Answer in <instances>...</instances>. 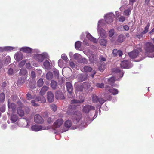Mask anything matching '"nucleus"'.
<instances>
[{"mask_svg": "<svg viewBox=\"0 0 154 154\" xmlns=\"http://www.w3.org/2000/svg\"><path fill=\"white\" fill-rule=\"evenodd\" d=\"M66 87L68 92L70 94L72 93L73 91V87L70 82H66Z\"/></svg>", "mask_w": 154, "mask_h": 154, "instance_id": "nucleus-27", "label": "nucleus"}, {"mask_svg": "<svg viewBox=\"0 0 154 154\" xmlns=\"http://www.w3.org/2000/svg\"><path fill=\"white\" fill-rule=\"evenodd\" d=\"M18 47H17L5 46L3 47V51H10L11 50L15 51L18 50Z\"/></svg>", "mask_w": 154, "mask_h": 154, "instance_id": "nucleus-24", "label": "nucleus"}, {"mask_svg": "<svg viewBox=\"0 0 154 154\" xmlns=\"http://www.w3.org/2000/svg\"><path fill=\"white\" fill-rule=\"evenodd\" d=\"M83 43L84 44H85L87 46L89 45V42L86 39H85L83 41Z\"/></svg>", "mask_w": 154, "mask_h": 154, "instance_id": "nucleus-64", "label": "nucleus"}, {"mask_svg": "<svg viewBox=\"0 0 154 154\" xmlns=\"http://www.w3.org/2000/svg\"><path fill=\"white\" fill-rule=\"evenodd\" d=\"M119 78L117 77V78H115L114 77H112L110 78V79H109L108 81L109 83L111 85H112L115 81L118 80H119Z\"/></svg>", "mask_w": 154, "mask_h": 154, "instance_id": "nucleus-32", "label": "nucleus"}, {"mask_svg": "<svg viewBox=\"0 0 154 154\" xmlns=\"http://www.w3.org/2000/svg\"><path fill=\"white\" fill-rule=\"evenodd\" d=\"M114 31L113 29H111L109 32V35L110 37H112L114 35Z\"/></svg>", "mask_w": 154, "mask_h": 154, "instance_id": "nucleus-53", "label": "nucleus"}, {"mask_svg": "<svg viewBox=\"0 0 154 154\" xmlns=\"http://www.w3.org/2000/svg\"><path fill=\"white\" fill-rule=\"evenodd\" d=\"M97 32L100 36L102 38H106L107 36L106 31L103 29H97Z\"/></svg>", "mask_w": 154, "mask_h": 154, "instance_id": "nucleus-23", "label": "nucleus"}, {"mask_svg": "<svg viewBox=\"0 0 154 154\" xmlns=\"http://www.w3.org/2000/svg\"><path fill=\"white\" fill-rule=\"evenodd\" d=\"M97 112H96L93 118V119H91L89 117L88 118L87 122H83V120L81 121V123L80 125V127L82 129H83L84 128L86 127L87 125L88 124H89L97 116Z\"/></svg>", "mask_w": 154, "mask_h": 154, "instance_id": "nucleus-10", "label": "nucleus"}, {"mask_svg": "<svg viewBox=\"0 0 154 154\" xmlns=\"http://www.w3.org/2000/svg\"><path fill=\"white\" fill-rule=\"evenodd\" d=\"M138 50H134L128 53V55L131 58H135L137 57L139 55V51L141 50L140 48L137 47Z\"/></svg>", "mask_w": 154, "mask_h": 154, "instance_id": "nucleus-9", "label": "nucleus"}, {"mask_svg": "<svg viewBox=\"0 0 154 154\" xmlns=\"http://www.w3.org/2000/svg\"><path fill=\"white\" fill-rule=\"evenodd\" d=\"M85 54L90 58V60L92 61H95L97 59L96 56L89 49H86L83 51Z\"/></svg>", "mask_w": 154, "mask_h": 154, "instance_id": "nucleus-6", "label": "nucleus"}, {"mask_svg": "<svg viewBox=\"0 0 154 154\" xmlns=\"http://www.w3.org/2000/svg\"><path fill=\"white\" fill-rule=\"evenodd\" d=\"M106 90L111 93L113 95L117 94L119 92L118 90L115 88H109V87L108 86H106Z\"/></svg>", "mask_w": 154, "mask_h": 154, "instance_id": "nucleus-21", "label": "nucleus"}, {"mask_svg": "<svg viewBox=\"0 0 154 154\" xmlns=\"http://www.w3.org/2000/svg\"><path fill=\"white\" fill-rule=\"evenodd\" d=\"M121 67L124 69H128L132 66V64L131 63L129 60H124L121 63Z\"/></svg>", "mask_w": 154, "mask_h": 154, "instance_id": "nucleus-13", "label": "nucleus"}, {"mask_svg": "<svg viewBox=\"0 0 154 154\" xmlns=\"http://www.w3.org/2000/svg\"><path fill=\"white\" fill-rule=\"evenodd\" d=\"M44 82L42 79H40L37 82L38 85L39 87L42 86Z\"/></svg>", "mask_w": 154, "mask_h": 154, "instance_id": "nucleus-45", "label": "nucleus"}, {"mask_svg": "<svg viewBox=\"0 0 154 154\" xmlns=\"http://www.w3.org/2000/svg\"><path fill=\"white\" fill-rule=\"evenodd\" d=\"M8 106L9 112H12L13 113L15 111L16 106L14 103H10L9 100H8Z\"/></svg>", "mask_w": 154, "mask_h": 154, "instance_id": "nucleus-15", "label": "nucleus"}, {"mask_svg": "<svg viewBox=\"0 0 154 154\" xmlns=\"http://www.w3.org/2000/svg\"><path fill=\"white\" fill-rule=\"evenodd\" d=\"M79 62L81 63H86L88 62L87 60L86 59L82 57H81V59H80L79 60Z\"/></svg>", "mask_w": 154, "mask_h": 154, "instance_id": "nucleus-47", "label": "nucleus"}, {"mask_svg": "<svg viewBox=\"0 0 154 154\" xmlns=\"http://www.w3.org/2000/svg\"><path fill=\"white\" fill-rule=\"evenodd\" d=\"M53 120V119H52V118L51 117H49L48 119L47 122L48 123L50 124L52 122Z\"/></svg>", "mask_w": 154, "mask_h": 154, "instance_id": "nucleus-63", "label": "nucleus"}, {"mask_svg": "<svg viewBox=\"0 0 154 154\" xmlns=\"http://www.w3.org/2000/svg\"><path fill=\"white\" fill-rule=\"evenodd\" d=\"M20 51L27 53H30L32 51L34 52L33 50L31 48L28 47H22L20 48Z\"/></svg>", "mask_w": 154, "mask_h": 154, "instance_id": "nucleus-19", "label": "nucleus"}, {"mask_svg": "<svg viewBox=\"0 0 154 154\" xmlns=\"http://www.w3.org/2000/svg\"><path fill=\"white\" fill-rule=\"evenodd\" d=\"M86 37L89 40L94 43H97V40L95 38L93 37L90 33L86 32Z\"/></svg>", "mask_w": 154, "mask_h": 154, "instance_id": "nucleus-20", "label": "nucleus"}, {"mask_svg": "<svg viewBox=\"0 0 154 154\" xmlns=\"http://www.w3.org/2000/svg\"><path fill=\"white\" fill-rule=\"evenodd\" d=\"M17 104L19 105L20 107L17 108V114L20 116H23L24 115V112L23 110L22 109L21 107L22 106V103L20 101L17 102Z\"/></svg>", "mask_w": 154, "mask_h": 154, "instance_id": "nucleus-16", "label": "nucleus"}, {"mask_svg": "<svg viewBox=\"0 0 154 154\" xmlns=\"http://www.w3.org/2000/svg\"><path fill=\"white\" fill-rule=\"evenodd\" d=\"M69 65L72 68H74L75 67V65L74 63L70 61L69 62Z\"/></svg>", "mask_w": 154, "mask_h": 154, "instance_id": "nucleus-61", "label": "nucleus"}, {"mask_svg": "<svg viewBox=\"0 0 154 154\" xmlns=\"http://www.w3.org/2000/svg\"><path fill=\"white\" fill-rule=\"evenodd\" d=\"M88 76V75L87 74H85L83 75H81L79 77L80 78V79L79 80L80 82H82L85 80Z\"/></svg>", "mask_w": 154, "mask_h": 154, "instance_id": "nucleus-43", "label": "nucleus"}, {"mask_svg": "<svg viewBox=\"0 0 154 154\" xmlns=\"http://www.w3.org/2000/svg\"><path fill=\"white\" fill-rule=\"evenodd\" d=\"M81 45V42L79 41L76 42L75 44V47L76 49L77 50H80V47Z\"/></svg>", "mask_w": 154, "mask_h": 154, "instance_id": "nucleus-38", "label": "nucleus"}, {"mask_svg": "<svg viewBox=\"0 0 154 154\" xmlns=\"http://www.w3.org/2000/svg\"><path fill=\"white\" fill-rule=\"evenodd\" d=\"M18 119V116L14 114L13 113H12L10 118L11 121L13 123H14L17 121Z\"/></svg>", "mask_w": 154, "mask_h": 154, "instance_id": "nucleus-31", "label": "nucleus"}, {"mask_svg": "<svg viewBox=\"0 0 154 154\" xmlns=\"http://www.w3.org/2000/svg\"><path fill=\"white\" fill-rule=\"evenodd\" d=\"M27 72V71L26 69H21L19 72V74L21 75H25L26 74Z\"/></svg>", "mask_w": 154, "mask_h": 154, "instance_id": "nucleus-40", "label": "nucleus"}, {"mask_svg": "<svg viewBox=\"0 0 154 154\" xmlns=\"http://www.w3.org/2000/svg\"><path fill=\"white\" fill-rule=\"evenodd\" d=\"M50 128L49 126H42L41 125L35 124L32 125L31 127V129L34 131H38L42 130H48Z\"/></svg>", "mask_w": 154, "mask_h": 154, "instance_id": "nucleus-5", "label": "nucleus"}, {"mask_svg": "<svg viewBox=\"0 0 154 154\" xmlns=\"http://www.w3.org/2000/svg\"><path fill=\"white\" fill-rule=\"evenodd\" d=\"M51 85L52 88L54 89L56 88L57 86V82L54 80H52L51 81Z\"/></svg>", "mask_w": 154, "mask_h": 154, "instance_id": "nucleus-42", "label": "nucleus"}, {"mask_svg": "<svg viewBox=\"0 0 154 154\" xmlns=\"http://www.w3.org/2000/svg\"><path fill=\"white\" fill-rule=\"evenodd\" d=\"M79 98L80 99L79 100H72L71 102V112H70V111L68 110L67 111V113L68 114H70L71 113H72L74 112L73 110L75 107H73L74 106H77L79 104L81 103H83L84 100V97H81V99L80 97H79Z\"/></svg>", "mask_w": 154, "mask_h": 154, "instance_id": "nucleus-3", "label": "nucleus"}, {"mask_svg": "<svg viewBox=\"0 0 154 154\" xmlns=\"http://www.w3.org/2000/svg\"><path fill=\"white\" fill-rule=\"evenodd\" d=\"M125 38V36L123 35H120L118 37L117 41L118 42H121L124 41Z\"/></svg>", "mask_w": 154, "mask_h": 154, "instance_id": "nucleus-37", "label": "nucleus"}, {"mask_svg": "<svg viewBox=\"0 0 154 154\" xmlns=\"http://www.w3.org/2000/svg\"><path fill=\"white\" fill-rule=\"evenodd\" d=\"M56 98L57 99H63L64 98V96L63 94L60 92L56 93Z\"/></svg>", "mask_w": 154, "mask_h": 154, "instance_id": "nucleus-33", "label": "nucleus"}, {"mask_svg": "<svg viewBox=\"0 0 154 154\" xmlns=\"http://www.w3.org/2000/svg\"><path fill=\"white\" fill-rule=\"evenodd\" d=\"M96 85L97 87L103 88L104 87V85L103 83H97L96 84Z\"/></svg>", "mask_w": 154, "mask_h": 154, "instance_id": "nucleus-50", "label": "nucleus"}, {"mask_svg": "<svg viewBox=\"0 0 154 154\" xmlns=\"http://www.w3.org/2000/svg\"><path fill=\"white\" fill-rule=\"evenodd\" d=\"M64 125L65 128H63L60 131V133H62L63 132L67 131L69 128L71 127L72 125V122L71 121L69 120H66L64 123Z\"/></svg>", "mask_w": 154, "mask_h": 154, "instance_id": "nucleus-12", "label": "nucleus"}, {"mask_svg": "<svg viewBox=\"0 0 154 154\" xmlns=\"http://www.w3.org/2000/svg\"><path fill=\"white\" fill-rule=\"evenodd\" d=\"M47 97L49 103L52 102L54 99V96L51 92H48L47 93Z\"/></svg>", "mask_w": 154, "mask_h": 154, "instance_id": "nucleus-26", "label": "nucleus"}, {"mask_svg": "<svg viewBox=\"0 0 154 154\" xmlns=\"http://www.w3.org/2000/svg\"><path fill=\"white\" fill-rule=\"evenodd\" d=\"M58 66L60 67L61 68L63 67L64 65V63L63 62L62 60L60 59L58 60Z\"/></svg>", "mask_w": 154, "mask_h": 154, "instance_id": "nucleus-48", "label": "nucleus"}, {"mask_svg": "<svg viewBox=\"0 0 154 154\" xmlns=\"http://www.w3.org/2000/svg\"><path fill=\"white\" fill-rule=\"evenodd\" d=\"M84 69L85 72H88L91 71L92 68L90 66H85L84 68Z\"/></svg>", "mask_w": 154, "mask_h": 154, "instance_id": "nucleus-41", "label": "nucleus"}, {"mask_svg": "<svg viewBox=\"0 0 154 154\" xmlns=\"http://www.w3.org/2000/svg\"><path fill=\"white\" fill-rule=\"evenodd\" d=\"M26 96H27V99L29 100H30L32 98V96L29 93H28L27 94Z\"/></svg>", "mask_w": 154, "mask_h": 154, "instance_id": "nucleus-55", "label": "nucleus"}, {"mask_svg": "<svg viewBox=\"0 0 154 154\" xmlns=\"http://www.w3.org/2000/svg\"><path fill=\"white\" fill-rule=\"evenodd\" d=\"M49 88L48 87L46 86H43L41 89L40 93L42 95L41 96L37 97L36 98V100L38 101H40L42 103H44L46 102V99L45 97L43 96V95L45 92Z\"/></svg>", "mask_w": 154, "mask_h": 154, "instance_id": "nucleus-4", "label": "nucleus"}, {"mask_svg": "<svg viewBox=\"0 0 154 154\" xmlns=\"http://www.w3.org/2000/svg\"><path fill=\"white\" fill-rule=\"evenodd\" d=\"M11 61L10 57L9 56H7L5 58V62L6 63L8 64Z\"/></svg>", "mask_w": 154, "mask_h": 154, "instance_id": "nucleus-51", "label": "nucleus"}, {"mask_svg": "<svg viewBox=\"0 0 154 154\" xmlns=\"http://www.w3.org/2000/svg\"><path fill=\"white\" fill-rule=\"evenodd\" d=\"M81 57L82 56L80 54L78 53L74 54L73 56L74 59L75 60H77L78 62L80 59H81Z\"/></svg>", "mask_w": 154, "mask_h": 154, "instance_id": "nucleus-34", "label": "nucleus"}, {"mask_svg": "<svg viewBox=\"0 0 154 154\" xmlns=\"http://www.w3.org/2000/svg\"><path fill=\"white\" fill-rule=\"evenodd\" d=\"M8 72L9 75H11L13 73V70L12 69L10 68L9 69Z\"/></svg>", "mask_w": 154, "mask_h": 154, "instance_id": "nucleus-59", "label": "nucleus"}, {"mask_svg": "<svg viewBox=\"0 0 154 154\" xmlns=\"http://www.w3.org/2000/svg\"><path fill=\"white\" fill-rule=\"evenodd\" d=\"M52 74L51 72H48L46 74L47 79L49 80H51L52 77Z\"/></svg>", "mask_w": 154, "mask_h": 154, "instance_id": "nucleus-44", "label": "nucleus"}, {"mask_svg": "<svg viewBox=\"0 0 154 154\" xmlns=\"http://www.w3.org/2000/svg\"><path fill=\"white\" fill-rule=\"evenodd\" d=\"M63 120L62 119H59L57 120L54 123V127L55 128L60 127L63 124Z\"/></svg>", "mask_w": 154, "mask_h": 154, "instance_id": "nucleus-17", "label": "nucleus"}, {"mask_svg": "<svg viewBox=\"0 0 154 154\" xmlns=\"http://www.w3.org/2000/svg\"><path fill=\"white\" fill-rule=\"evenodd\" d=\"M114 16V14L112 13L106 14L104 16L105 22L108 24L112 23L113 21V18Z\"/></svg>", "mask_w": 154, "mask_h": 154, "instance_id": "nucleus-7", "label": "nucleus"}, {"mask_svg": "<svg viewBox=\"0 0 154 154\" xmlns=\"http://www.w3.org/2000/svg\"><path fill=\"white\" fill-rule=\"evenodd\" d=\"M100 59L101 62L105 61L106 59L103 56H100Z\"/></svg>", "mask_w": 154, "mask_h": 154, "instance_id": "nucleus-62", "label": "nucleus"}, {"mask_svg": "<svg viewBox=\"0 0 154 154\" xmlns=\"http://www.w3.org/2000/svg\"><path fill=\"white\" fill-rule=\"evenodd\" d=\"M31 103L32 105L34 106H38V104L35 103V101L34 100H32Z\"/></svg>", "mask_w": 154, "mask_h": 154, "instance_id": "nucleus-57", "label": "nucleus"}, {"mask_svg": "<svg viewBox=\"0 0 154 154\" xmlns=\"http://www.w3.org/2000/svg\"><path fill=\"white\" fill-rule=\"evenodd\" d=\"M31 76L32 78H34L36 77V75L35 72L32 71L31 73Z\"/></svg>", "mask_w": 154, "mask_h": 154, "instance_id": "nucleus-60", "label": "nucleus"}, {"mask_svg": "<svg viewBox=\"0 0 154 154\" xmlns=\"http://www.w3.org/2000/svg\"><path fill=\"white\" fill-rule=\"evenodd\" d=\"M145 54L151 58L154 57V45L152 43L147 42L145 46Z\"/></svg>", "mask_w": 154, "mask_h": 154, "instance_id": "nucleus-2", "label": "nucleus"}, {"mask_svg": "<svg viewBox=\"0 0 154 154\" xmlns=\"http://www.w3.org/2000/svg\"><path fill=\"white\" fill-rule=\"evenodd\" d=\"M26 68L29 69H30L32 68V66L30 63H27L26 64Z\"/></svg>", "mask_w": 154, "mask_h": 154, "instance_id": "nucleus-56", "label": "nucleus"}, {"mask_svg": "<svg viewBox=\"0 0 154 154\" xmlns=\"http://www.w3.org/2000/svg\"><path fill=\"white\" fill-rule=\"evenodd\" d=\"M50 107L52 110L54 111H55L57 110V107L54 104H52L50 105Z\"/></svg>", "mask_w": 154, "mask_h": 154, "instance_id": "nucleus-54", "label": "nucleus"}, {"mask_svg": "<svg viewBox=\"0 0 154 154\" xmlns=\"http://www.w3.org/2000/svg\"><path fill=\"white\" fill-rule=\"evenodd\" d=\"M125 17L123 16H121L118 18L119 21L120 22H123L125 20Z\"/></svg>", "mask_w": 154, "mask_h": 154, "instance_id": "nucleus-52", "label": "nucleus"}, {"mask_svg": "<svg viewBox=\"0 0 154 154\" xmlns=\"http://www.w3.org/2000/svg\"><path fill=\"white\" fill-rule=\"evenodd\" d=\"M107 40L105 39H101L99 40V43L101 45L106 46Z\"/></svg>", "mask_w": 154, "mask_h": 154, "instance_id": "nucleus-36", "label": "nucleus"}, {"mask_svg": "<svg viewBox=\"0 0 154 154\" xmlns=\"http://www.w3.org/2000/svg\"><path fill=\"white\" fill-rule=\"evenodd\" d=\"M112 71L115 73H116L117 75L119 76L120 78L122 77L124 73L122 71L120 70L119 69L117 68H114L112 69Z\"/></svg>", "mask_w": 154, "mask_h": 154, "instance_id": "nucleus-22", "label": "nucleus"}, {"mask_svg": "<svg viewBox=\"0 0 154 154\" xmlns=\"http://www.w3.org/2000/svg\"><path fill=\"white\" fill-rule=\"evenodd\" d=\"M5 95L4 93H1L0 94V105L3 103L4 101Z\"/></svg>", "mask_w": 154, "mask_h": 154, "instance_id": "nucleus-35", "label": "nucleus"}, {"mask_svg": "<svg viewBox=\"0 0 154 154\" xmlns=\"http://www.w3.org/2000/svg\"><path fill=\"white\" fill-rule=\"evenodd\" d=\"M105 25V23L104 22V20L103 19L100 20L98 22L97 29L102 28L101 26H104Z\"/></svg>", "mask_w": 154, "mask_h": 154, "instance_id": "nucleus-29", "label": "nucleus"}, {"mask_svg": "<svg viewBox=\"0 0 154 154\" xmlns=\"http://www.w3.org/2000/svg\"><path fill=\"white\" fill-rule=\"evenodd\" d=\"M43 65L45 69L48 70L50 68V63L48 60L45 61L43 63Z\"/></svg>", "mask_w": 154, "mask_h": 154, "instance_id": "nucleus-30", "label": "nucleus"}, {"mask_svg": "<svg viewBox=\"0 0 154 154\" xmlns=\"http://www.w3.org/2000/svg\"><path fill=\"white\" fill-rule=\"evenodd\" d=\"M94 110L95 107L90 105H86L83 106L82 109L83 112L86 113H88L91 111Z\"/></svg>", "mask_w": 154, "mask_h": 154, "instance_id": "nucleus-14", "label": "nucleus"}, {"mask_svg": "<svg viewBox=\"0 0 154 154\" xmlns=\"http://www.w3.org/2000/svg\"><path fill=\"white\" fill-rule=\"evenodd\" d=\"M92 100L94 103H96L98 101L101 105H102L106 101V100L102 98L99 97L94 94L92 95Z\"/></svg>", "mask_w": 154, "mask_h": 154, "instance_id": "nucleus-8", "label": "nucleus"}, {"mask_svg": "<svg viewBox=\"0 0 154 154\" xmlns=\"http://www.w3.org/2000/svg\"><path fill=\"white\" fill-rule=\"evenodd\" d=\"M73 117V122L74 123L77 124L80 122L81 118V115L79 112H75L74 113Z\"/></svg>", "mask_w": 154, "mask_h": 154, "instance_id": "nucleus-11", "label": "nucleus"}, {"mask_svg": "<svg viewBox=\"0 0 154 154\" xmlns=\"http://www.w3.org/2000/svg\"><path fill=\"white\" fill-rule=\"evenodd\" d=\"M26 62V60H22L21 61L19 64V67L21 68L23 67L25 64Z\"/></svg>", "mask_w": 154, "mask_h": 154, "instance_id": "nucleus-49", "label": "nucleus"}, {"mask_svg": "<svg viewBox=\"0 0 154 154\" xmlns=\"http://www.w3.org/2000/svg\"><path fill=\"white\" fill-rule=\"evenodd\" d=\"M132 6L131 7H128V8L125 10L124 12V14L125 16H128L131 13V11L132 10Z\"/></svg>", "mask_w": 154, "mask_h": 154, "instance_id": "nucleus-28", "label": "nucleus"}, {"mask_svg": "<svg viewBox=\"0 0 154 154\" xmlns=\"http://www.w3.org/2000/svg\"><path fill=\"white\" fill-rule=\"evenodd\" d=\"M99 69L100 71L102 72L104 70L105 68L103 65H102L99 67Z\"/></svg>", "mask_w": 154, "mask_h": 154, "instance_id": "nucleus-58", "label": "nucleus"}, {"mask_svg": "<svg viewBox=\"0 0 154 154\" xmlns=\"http://www.w3.org/2000/svg\"><path fill=\"white\" fill-rule=\"evenodd\" d=\"M34 52H36L37 53L34 54L33 57L35 60L38 62H42L45 59H48L49 57V55L48 53L46 52H43L41 54H38L39 53V51L37 49L33 50Z\"/></svg>", "mask_w": 154, "mask_h": 154, "instance_id": "nucleus-1", "label": "nucleus"}, {"mask_svg": "<svg viewBox=\"0 0 154 154\" xmlns=\"http://www.w3.org/2000/svg\"><path fill=\"white\" fill-rule=\"evenodd\" d=\"M61 58L66 62H67L68 61V58L66 55L65 54H63L61 55Z\"/></svg>", "mask_w": 154, "mask_h": 154, "instance_id": "nucleus-46", "label": "nucleus"}, {"mask_svg": "<svg viewBox=\"0 0 154 154\" xmlns=\"http://www.w3.org/2000/svg\"><path fill=\"white\" fill-rule=\"evenodd\" d=\"M23 54L20 52H17L15 54L14 57L16 60L19 61L21 60L23 58Z\"/></svg>", "mask_w": 154, "mask_h": 154, "instance_id": "nucleus-18", "label": "nucleus"}, {"mask_svg": "<svg viewBox=\"0 0 154 154\" xmlns=\"http://www.w3.org/2000/svg\"><path fill=\"white\" fill-rule=\"evenodd\" d=\"M150 24L149 23L147 24L146 27L144 28V30L142 32V34H145L147 32L149 28Z\"/></svg>", "mask_w": 154, "mask_h": 154, "instance_id": "nucleus-39", "label": "nucleus"}, {"mask_svg": "<svg viewBox=\"0 0 154 154\" xmlns=\"http://www.w3.org/2000/svg\"><path fill=\"white\" fill-rule=\"evenodd\" d=\"M34 121L37 123H42L43 122V119L40 116L37 114L35 116Z\"/></svg>", "mask_w": 154, "mask_h": 154, "instance_id": "nucleus-25", "label": "nucleus"}]
</instances>
